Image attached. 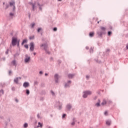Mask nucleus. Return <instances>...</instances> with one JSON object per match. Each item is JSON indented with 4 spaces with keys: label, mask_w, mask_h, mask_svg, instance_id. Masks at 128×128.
Instances as JSON below:
<instances>
[{
    "label": "nucleus",
    "mask_w": 128,
    "mask_h": 128,
    "mask_svg": "<svg viewBox=\"0 0 128 128\" xmlns=\"http://www.w3.org/2000/svg\"><path fill=\"white\" fill-rule=\"evenodd\" d=\"M18 43V46L20 44V40H18L16 38L13 37L12 38V46H14L16 45V43Z\"/></svg>",
    "instance_id": "f257e3e1"
},
{
    "label": "nucleus",
    "mask_w": 128,
    "mask_h": 128,
    "mask_svg": "<svg viewBox=\"0 0 128 128\" xmlns=\"http://www.w3.org/2000/svg\"><path fill=\"white\" fill-rule=\"evenodd\" d=\"M92 94V92L90 91H86L84 92V94L83 95V98H86L88 97V96H90V94Z\"/></svg>",
    "instance_id": "f03ea898"
},
{
    "label": "nucleus",
    "mask_w": 128,
    "mask_h": 128,
    "mask_svg": "<svg viewBox=\"0 0 128 128\" xmlns=\"http://www.w3.org/2000/svg\"><path fill=\"white\" fill-rule=\"evenodd\" d=\"M34 42H31L30 44V50L34 52Z\"/></svg>",
    "instance_id": "7ed1b4c3"
},
{
    "label": "nucleus",
    "mask_w": 128,
    "mask_h": 128,
    "mask_svg": "<svg viewBox=\"0 0 128 128\" xmlns=\"http://www.w3.org/2000/svg\"><path fill=\"white\" fill-rule=\"evenodd\" d=\"M10 6H13L14 8H16V2L14 1H12L9 2Z\"/></svg>",
    "instance_id": "20e7f679"
},
{
    "label": "nucleus",
    "mask_w": 128,
    "mask_h": 128,
    "mask_svg": "<svg viewBox=\"0 0 128 128\" xmlns=\"http://www.w3.org/2000/svg\"><path fill=\"white\" fill-rule=\"evenodd\" d=\"M42 46L44 47V50H48V44H42L40 46L41 48H42Z\"/></svg>",
    "instance_id": "39448f33"
},
{
    "label": "nucleus",
    "mask_w": 128,
    "mask_h": 128,
    "mask_svg": "<svg viewBox=\"0 0 128 128\" xmlns=\"http://www.w3.org/2000/svg\"><path fill=\"white\" fill-rule=\"evenodd\" d=\"M24 88H28L30 86V83L28 82H25L23 84Z\"/></svg>",
    "instance_id": "423d86ee"
},
{
    "label": "nucleus",
    "mask_w": 128,
    "mask_h": 128,
    "mask_svg": "<svg viewBox=\"0 0 128 128\" xmlns=\"http://www.w3.org/2000/svg\"><path fill=\"white\" fill-rule=\"evenodd\" d=\"M18 78H19L20 80L21 79L20 77V78H16L15 79H14V82H16V84H18Z\"/></svg>",
    "instance_id": "0eeeda50"
},
{
    "label": "nucleus",
    "mask_w": 128,
    "mask_h": 128,
    "mask_svg": "<svg viewBox=\"0 0 128 128\" xmlns=\"http://www.w3.org/2000/svg\"><path fill=\"white\" fill-rule=\"evenodd\" d=\"M30 60V57H26L24 60L25 62H28Z\"/></svg>",
    "instance_id": "6e6552de"
},
{
    "label": "nucleus",
    "mask_w": 128,
    "mask_h": 128,
    "mask_svg": "<svg viewBox=\"0 0 128 128\" xmlns=\"http://www.w3.org/2000/svg\"><path fill=\"white\" fill-rule=\"evenodd\" d=\"M89 36H90L92 38V36H94V32H90L89 34Z\"/></svg>",
    "instance_id": "1a4fd4ad"
},
{
    "label": "nucleus",
    "mask_w": 128,
    "mask_h": 128,
    "mask_svg": "<svg viewBox=\"0 0 128 128\" xmlns=\"http://www.w3.org/2000/svg\"><path fill=\"white\" fill-rule=\"evenodd\" d=\"M54 78H55L56 82H58V75L57 74H55Z\"/></svg>",
    "instance_id": "9d476101"
},
{
    "label": "nucleus",
    "mask_w": 128,
    "mask_h": 128,
    "mask_svg": "<svg viewBox=\"0 0 128 128\" xmlns=\"http://www.w3.org/2000/svg\"><path fill=\"white\" fill-rule=\"evenodd\" d=\"M105 104H106V100H104L102 103V106H104Z\"/></svg>",
    "instance_id": "9b49d317"
},
{
    "label": "nucleus",
    "mask_w": 128,
    "mask_h": 128,
    "mask_svg": "<svg viewBox=\"0 0 128 128\" xmlns=\"http://www.w3.org/2000/svg\"><path fill=\"white\" fill-rule=\"evenodd\" d=\"M26 42H28V40H27L26 39H24V40H23V42H22V44L23 45V44H26Z\"/></svg>",
    "instance_id": "f8f14e48"
},
{
    "label": "nucleus",
    "mask_w": 128,
    "mask_h": 128,
    "mask_svg": "<svg viewBox=\"0 0 128 128\" xmlns=\"http://www.w3.org/2000/svg\"><path fill=\"white\" fill-rule=\"evenodd\" d=\"M74 75L70 74L68 75V78H74Z\"/></svg>",
    "instance_id": "ddd939ff"
},
{
    "label": "nucleus",
    "mask_w": 128,
    "mask_h": 128,
    "mask_svg": "<svg viewBox=\"0 0 128 128\" xmlns=\"http://www.w3.org/2000/svg\"><path fill=\"white\" fill-rule=\"evenodd\" d=\"M38 128H42V124L40 123V122H39L38 123Z\"/></svg>",
    "instance_id": "4468645a"
},
{
    "label": "nucleus",
    "mask_w": 128,
    "mask_h": 128,
    "mask_svg": "<svg viewBox=\"0 0 128 128\" xmlns=\"http://www.w3.org/2000/svg\"><path fill=\"white\" fill-rule=\"evenodd\" d=\"M111 122L110 120L106 121V124L107 126H110Z\"/></svg>",
    "instance_id": "2eb2a0df"
},
{
    "label": "nucleus",
    "mask_w": 128,
    "mask_h": 128,
    "mask_svg": "<svg viewBox=\"0 0 128 128\" xmlns=\"http://www.w3.org/2000/svg\"><path fill=\"white\" fill-rule=\"evenodd\" d=\"M2 94H4V90H0V96H1Z\"/></svg>",
    "instance_id": "dca6fc26"
},
{
    "label": "nucleus",
    "mask_w": 128,
    "mask_h": 128,
    "mask_svg": "<svg viewBox=\"0 0 128 128\" xmlns=\"http://www.w3.org/2000/svg\"><path fill=\"white\" fill-rule=\"evenodd\" d=\"M100 101L99 102H98L96 104V106H100Z\"/></svg>",
    "instance_id": "f3484780"
},
{
    "label": "nucleus",
    "mask_w": 128,
    "mask_h": 128,
    "mask_svg": "<svg viewBox=\"0 0 128 128\" xmlns=\"http://www.w3.org/2000/svg\"><path fill=\"white\" fill-rule=\"evenodd\" d=\"M12 64H13V66H16V60H13L12 62Z\"/></svg>",
    "instance_id": "a211bd4d"
},
{
    "label": "nucleus",
    "mask_w": 128,
    "mask_h": 128,
    "mask_svg": "<svg viewBox=\"0 0 128 128\" xmlns=\"http://www.w3.org/2000/svg\"><path fill=\"white\" fill-rule=\"evenodd\" d=\"M30 40H34V36H30L29 37Z\"/></svg>",
    "instance_id": "6ab92c4d"
},
{
    "label": "nucleus",
    "mask_w": 128,
    "mask_h": 128,
    "mask_svg": "<svg viewBox=\"0 0 128 128\" xmlns=\"http://www.w3.org/2000/svg\"><path fill=\"white\" fill-rule=\"evenodd\" d=\"M71 108H72V106H70V105H68L67 106V108L68 110H70Z\"/></svg>",
    "instance_id": "aec40b11"
},
{
    "label": "nucleus",
    "mask_w": 128,
    "mask_h": 128,
    "mask_svg": "<svg viewBox=\"0 0 128 128\" xmlns=\"http://www.w3.org/2000/svg\"><path fill=\"white\" fill-rule=\"evenodd\" d=\"M26 94H30V90H26Z\"/></svg>",
    "instance_id": "412c9836"
},
{
    "label": "nucleus",
    "mask_w": 128,
    "mask_h": 128,
    "mask_svg": "<svg viewBox=\"0 0 128 128\" xmlns=\"http://www.w3.org/2000/svg\"><path fill=\"white\" fill-rule=\"evenodd\" d=\"M100 28L102 30H106V28L104 27H101Z\"/></svg>",
    "instance_id": "4be33fe9"
},
{
    "label": "nucleus",
    "mask_w": 128,
    "mask_h": 128,
    "mask_svg": "<svg viewBox=\"0 0 128 128\" xmlns=\"http://www.w3.org/2000/svg\"><path fill=\"white\" fill-rule=\"evenodd\" d=\"M24 48H28V44H26L24 46Z\"/></svg>",
    "instance_id": "5701e85b"
},
{
    "label": "nucleus",
    "mask_w": 128,
    "mask_h": 128,
    "mask_svg": "<svg viewBox=\"0 0 128 128\" xmlns=\"http://www.w3.org/2000/svg\"><path fill=\"white\" fill-rule=\"evenodd\" d=\"M66 114H64L62 118H66Z\"/></svg>",
    "instance_id": "b1692460"
},
{
    "label": "nucleus",
    "mask_w": 128,
    "mask_h": 128,
    "mask_svg": "<svg viewBox=\"0 0 128 128\" xmlns=\"http://www.w3.org/2000/svg\"><path fill=\"white\" fill-rule=\"evenodd\" d=\"M9 6H10L8 4H6V7L5 9L6 10L7 8H8Z\"/></svg>",
    "instance_id": "393cba45"
},
{
    "label": "nucleus",
    "mask_w": 128,
    "mask_h": 128,
    "mask_svg": "<svg viewBox=\"0 0 128 128\" xmlns=\"http://www.w3.org/2000/svg\"><path fill=\"white\" fill-rule=\"evenodd\" d=\"M40 30H42V28H38V32H40Z\"/></svg>",
    "instance_id": "a878e982"
},
{
    "label": "nucleus",
    "mask_w": 128,
    "mask_h": 128,
    "mask_svg": "<svg viewBox=\"0 0 128 128\" xmlns=\"http://www.w3.org/2000/svg\"><path fill=\"white\" fill-rule=\"evenodd\" d=\"M28 124H24V128H28Z\"/></svg>",
    "instance_id": "bb28decb"
},
{
    "label": "nucleus",
    "mask_w": 128,
    "mask_h": 128,
    "mask_svg": "<svg viewBox=\"0 0 128 128\" xmlns=\"http://www.w3.org/2000/svg\"><path fill=\"white\" fill-rule=\"evenodd\" d=\"M35 25H36V24H34V23H32V28H34Z\"/></svg>",
    "instance_id": "cd10ccee"
},
{
    "label": "nucleus",
    "mask_w": 128,
    "mask_h": 128,
    "mask_svg": "<svg viewBox=\"0 0 128 128\" xmlns=\"http://www.w3.org/2000/svg\"><path fill=\"white\" fill-rule=\"evenodd\" d=\"M57 30H58V28H54V32H56Z\"/></svg>",
    "instance_id": "c85d7f7f"
},
{
    "label": "nucleus",
    "mask_w": 128,
    "mask_h": 128,
    "mask_svg": "<svg viewBox=\"0 0 128 128\" xmlns=\"http://www.w3.org/2000/svg\"><path fill=\"white\" fill-rule=\"evenodd\" d=\"M110 34H112V32H108V36H110Z\"/></svg>",
    "instance_id": "c756f323"
},
{
    "label": "nucleus",
    "mask_w": 128,
    "mask_h": 128,
    "mask_svg": "<svg viewBox=\"0 0 128 128\" xmlns=\"http://www.w3.org/2000/svg\"><path fill=\"white\" fill-rule=\"evenodd\" d=\"M104 115L105 116H108V112H104Z\"/></svg>",
    "instance_id": "7c9ffc66"
},
{
    "label": "nucleus",
    "mask_w": 128,
    "mask_h": 128,
    "mask_svg": "<svg viewBox=\"0 0 128 128\" xmlns=\"http://www.w3.org/2000/svg\"><path fill=\"white\" fill-rule=\"evenodd\" d=\"M72 126H74V124H75L74 122H73L72 124H71Z\"/></svg>",
    "instance_id": "2f4dec72"
},
{
    "label": "nucleus",
    "mask_w": 128,
    "mask_h": 128,
    "mask_svg": "<svg viewBox=\"0 0 128 128\" xmlns=\"http://www.w3.org/2000/svg\"><path fill=\"white\" fill-rule=\"evenodd\" d=\"M108 103L109 104H112V101L111 100H109Z\"/></svg>",
    "instance_id": "473e14b6"
},
{
    "label": "nucleus",
    "mask_w": 128,
    "mask_h": 128,
    "mask_svg": "<svg viewBox=\"0 0 128 128\" xmlns=\"http://www.w3.org/2000/svg\"><path fill=\"white\" fill-rule=\"evenodd\" d=\"M40 74H42V72L40 71Z\"/></svg>",
    "instance_id": "72a5a7b5"
},
{
    "label": "nucleus",
    "mask_w": 128,
    "mask_h": 128,
    "mask_svg": "<svg viewBox=\"0 0 128 128\" xmlns=\"http://www.w3.org/2000/svg\"><path fill=\"white\" fill-rule=\"evenodd\" d=\"M51 92H52V94H53V95H54V92L51 91Z\"/></svg>",
    "instance_id": "f704fd0d"
},
{
    "label": "nucleus",
    "mask_w": 128,
    "mask_h": 128,
    "mask_svg": "<svg viewBox=\"0 0 128 128\" xmlns=\"http://www.w3.org/2000/svg\"><path fill=\"white\" fill-rule=\"evenodd\" d=\"M11 74H12V71H9V74L10 75Z\"/></svg>",
    "instance_id": "c9c22d12"
},
{
    "label": "nucleus",
    "mask_w": 128,
    "mask_h": 128,
    "mask_svg": "<svg viewBox=\"0 0 128 128\" xmlns=\"http://www.w3.org/2000/svg\"><path fill=\"white\" fill-rule=\"evenodd\" d=\"M32 8H33V10H34V5L32 6Z\"/></svg>",
    "instance_id": "e433bc0d"
},
{
    "label": "nucleus",
    "mask_w": 128,
    "mask_h": 128,
    "mask_svg": "<svg viewBox=\"0 0 128 128\" xmlns=\"http://www.w3.org/2000/svg\"><path fill=\"white\" fill-rule=\"evenodd\" d=\"M126 48L127 50H128V44H127Z\"/></svg>",
    "instance_id": "4c0bfd02"
},
{
    "label": "nucleus",
    "mask_w": 128,
    "mask_h": 128,
    "mask_svg": "<svg viewBox=\"0 0 128 128\" xmlns=\"http://www.w3.org/2000/svg\"><path fill=\"white\" fill-rule=\"evenodd\" d=\"M10 16H14V14H12V13H10Z\"/></svg>",
    "instance_id": "58836bf2"
},
{
    "label": "nucleus",
    "mask_w": 128,
    "mask_h": 128,
    "mask_svg": "<svg viewBox=\"0 0 128 128\" xmlns=\"http://www.w3.org/2000/svg\"><path fill=\"white\" fill-rule=\"evenodd\" d=\"M16 102H18V99H16Z\"/></svg>",
    "instance_id": "ea45409f"
},
{
    "label": "nucleus",
    "mask_w": 128,
    "mask_h": 128,
    "mask_svg": "<svg viewBox=\"0 0 128 128\" xmlns=\"http://www.w3.org/2000/svg\"><path fill=\"white\" fill-rule=\"evenodd\" d=\"M38 118H40V114L37 115Z\"/></svg>",
    "instance_id": "a19ab883"
},
{
    "label": "nucleus",
    "mask_w": 128,
    "mask_h": 128,
    "mask_svg": "<svg viewBox=\"0 0 128 128\" xmlns=\"http://www.w3.org/2000/svg\"><path fill=\"white\" fill-rule=\"evenodd\" d=\"M34 56H36V52H34Z\"/></svg>",
    "instance_id": "79ce46f5"
},
{
    "label": "nucleus",
    "mask_w": 128,
    "mask_h": 128,
    "mask_svg": "<svg viewBox=\"0 0 128 128\" xmlns=\"http://www.w3.org/2000/svg\"><path fill=\"white\" fill-rule=\"evenodd\" d=\"M45 76H48V74L46 73Z\"/></svg>",
    "instance_id": "37998d69"
},
{
    "label": "nucleus",
    "mask_w": 128,
    "mask_h": 128,
    "mask_svg": "<svg viewBox=\"0 0 128 128\" xmlns=\"http://www.w3.org/2000/svg\"><path fill=\"white\" fill-rule=\"evenodd\" d=\"M86 48L87 50H88V47H86Z\"/></svg>",
    "instance_id": "c03bdc74"
},
{
    "label": "nucleus",
    "mask_w": 128,
    "mask_h": 128,
    "mask_svg": "<svg viewBox=\"0 0 128 128\" xmlns=\"http://www.w3.org/2000/svg\"><path fill=\"white\" fill-rule=\"evenodd\" d=\"M6 54H8V52H6Z\"/></svg>",
    "instance_id": "a18cd8bd"
},
{
    "label": "nucleus",
    "mask_w": 128,
    "mask_h": 128,
    "mask_svg": "<svg viewBox=\"0 0 128 128\" xmlns=\"http://www.w3.org/2000/svg\"><path fill=\"white\" fill-rule=\"evenodd\" d=\"M68 82H69V83H70V82H72L71 81H68Z\"/></svg>",
    "instance_id": "49530a36"
},
{
    "label": "nucleus",
    "mask_w": 128,
    "mask_h": 128,
    "mask_svg": "<svg viewBox=\"0 0 128 128\" xmlns=\"http://www.w3.org/2000/svg\"><path fill=\"white\" fill-rule=\"evenodd\" d=\"M12 90H14V88H12Z\"/></svg>",
    "instance_id": "de8ad7c7"
},
{
    "label": "nucleus",
    "mask_w": 128,
    "mask_h": 128,
    "mask_svg": "<svg viewBox=\"0 0 128 128\" xmlns=\"http://www.w3.org/2000/svg\"><path fill=\"white\" fill-rule=\"evenodd\" d=\"M4 4H5V3H4V2L3 3L4 6Z\"/></svg>",
    "instance_id": "09e8293b"
},
{
    "label": "nucleus",
    "mask_w": 128,
    "mask_h": 128,
    "mask_svg": "<svg viewBox=\"0 0 128 128\" xmlns=\"http://www.w3.org/2000/svg\"><path fill=\"white\" fill-rule=\"evenodd\" d=\"M65 86H66H66H67L66 84L65 85Z\"/></svg>",
    "instance_id": "8fccbe9b"
},
{
    "label": "nucleus",
    "mask_w": 128,
    "mask_h": 128,
    "mask_svg": "<svg viewBox=\"0 0 128 128\" xmlns=\"http://www.w3.org/2000/svg\"><path fill=\"white\" fill-rule=\"evenodd\" d=\"M48 128H52L50 126H48Z\"/></svg>",
    "instance_id": "3c124183"
},
{
    "label": "nucleus",
    "mask_w": 128,
    "mask_h": 128,
    "mask_svg": "<svg viewBox=\"0 0 128 128\" xmlns=\"http://www.w3.org/2000/svg\"><path fill=\"white\" fill-rule=\"evenodd\" d=\"M98 24H100V22H98Z\"/></svg>",
    "instance_id": "603ef678"
},
{
    "label": "nucleus",
    "mask_w": 128,
    "mask_h": 128,
    "mask_svg": "<svg viewBox=\"0 0 128 128\" xmlns=\"http://www.w3.org/2000/svg\"><path fill=\"white\" fill-rule=\"evenodd\" d=\"M58 0L60 1V0Z\"/></svg>",
    "instance_id": "864d4df0"
},
{
    "label": "nucleus",
    "mask_w": 128,
    "mask_h": 128,
    "mask_svg": "<svg viewBox=\"0 0 128 128\" xmlns=\"http://www.w3.org/2000/svg\"><path fill=\"white\" fill-rule=\"evenodd\" d=\"M86 78H88V76H86Z\"/></svg>",
    "instance_id": "5fc2aeb1"
}]
</instances>
